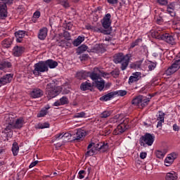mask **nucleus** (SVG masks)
<instances>
[{
	"label": "nucleus",
	"mask_w": 180,
	"mask_h": 180,
	"mask_svg": "<svg viewBox=\"0 0 180 180\" xmlns=\"http://www.w3.org/2000/svg\"><path fill=\"white\" fill-rule=\"evenodd\" d=\"M113 62L115 64H121L122 71H124L127 67H129V63H130V56L129 54L124 55L123 53H116L113 56Z\"/></svg>",
	"instance_id": "f257e3e1"
},
{
	"label": "nucleus",
	"mask_w": 180,
	"mask_h": 180,
	"mask_svg": "<svg viewBox=\"0 0 180 180\" xmlns=\"http://www.w3.org/2000/svg\"><path fill=\"white\" fill-rule=\"evenodd\" d=\"M152 34L155 39L164 40L166 43H168V44H175V39L174 37L168 33H164V31H161V30H156L154 32H152Z\"/></svg>",
	"instance_id": "f03ea898"
},
{
	"label": "nucleus",
	"mask_w": 180,
	"mask_h": 180,
	"mask_svg": "<svg viewBox=\"0 0 180 180\" xmlns=\"http://www.w3.org/2000/svg\"><path fill=\"white\" fill-rule=\"evenodd\" d=\"M46 94L49 99H53L60 95V89L56 86V82H52L46 85Z\"/></svg>",
	"instance_id": "7ed1b4c3"
},
{
	"label": "nucleus",
	"mask_w": 180,
	"mask_h": 180,
	"mask_svg": "<svg viewBox=\"0 0 180 180\" xmlns=\"http://www.w3.org/2000/svg\"><path fill=\"white\" fill-rule=\"evenodd\" d=\"M148 102H150V98L139 95L132 100L131 103L134 105V106L144 108V106L148 105Z\"/></svg>",
	"instance_id": "20e7f679"
},
{
	"label": "nucleus",
	"mask_w": 180,
	"mask_h": 180,
	"mask_svg": "<svg viewBox=\"0 0 180 180\" xmlns=\"http://www.w3.org/2000/svg\"><path fill=\"white\" fill-rule=\"evenodd\" d=\"M34 70L32 71L34 75L39 76L41 72H47L49 68L46 65L45 61H39L34 65Z\"/></svg>",
	"instance_id": "39448f33"
},
{
	"label": "nucleus",
	"mask_w": 180,
	"mask_h": 180,
	"mask_svg": "<svg viewBox=\"0 0 180 180\" xmlns=\"http://www.w3.org/2000/svg\"><path fill=\"white\" fill-rule=\"evenodd\" d=\"M71 139V134L70 133H65L56 134L52 141H60V140H62L61 143H57L56 146L57 147H61V146H64L65 141H67V140H70Z\"/></svg>",
	"instance_id": "423d86ee"
},
{
	"label": "nucleus",
	"mask_w": 180,
	"mask_h": 180,
	"mask_svg": "<svg viewBox=\"0 0 180 180\" xmlns=\"http://www.w3.org/2000/svg\"><path fill=\"white\" fill-rule=\"evenodd\" d=\"M155 136L151 134H146L144 136L140 138L141 146H144L147 144V146H153V143H154Z\"/></svg>",
	"instance_id": "0eeeda50"
},
{
	"label": "nucleus",
	"mask_w": 180,
	"mask_h": 180,
	"mask_svg": "<svg viewBox=\"0 0 180 180\" xmlns=\"http://www.w3.org/2000/svg\"><path fill=\"white\" fill-rule=\"evenodd\" d=\"M110 18H112L110 13H107L101 20L103 29L104 30H110V34L112 33V27H110L112 21H110Z\"/></svg>",
	"instance_id": "6e6552de"
},
{
	"label": "nucleus",
	"mask_w": 180,
	"mask_h": 180,
	"mask_svg": "<svg viewBox=\"0 0 180 180\" xmlns=\"http://www.w3.org/2000/svg\"><path fill=\"white\" fill-rule=\"evenodd\" d=\"M6 119V131H11L13 129H15V125L13 123H15V118L12 117V115H7L5 117Z\"/></svg>",
	"instance_id": "1a4fd4ad"
},
{
	"label": "nucleus",
	"mask_w": 180,
	"mask_h": 180,
	"mask_svg": "<svg viewBox=\"0 0 180 180\" xmlns=\"http://www.w3.org/2000/svg\"><path fill=\"white\" fill-rule=\"evenodd\" d=\"M180 68V59L174 60L173 64L166 70L167 75H172Z\"/></svg>",
	"instance_id": "9d476101"
},
{
	"label": "nucleus",
	"mask_w": 180,
	"mask_h": 180,
	"mask_svg": "<svg viewBox=\"0 0 180 180\" xmlns=\"http://www.w3.org/2000/svg\"><path fill=\"white\" fill-rule=\"evenodd\" d=\"M97 151H100V153H105L108 151L109 148V145L108 143L105 142H98L97 143H94V146H93Z\"/></svg>",
	"instance_id": "9b49d317"
},
{
	"label": "nucleus",
	"mask_w": 180,
	"mask_h": 180,
	"mask_svg": "<svg viewBox=\"0 0 180 180\" xmlns=\"http://www.w3.org/2000/svg\"><path fill=\"white\" fill-rule=\"evenodd\" d=\"M12 79H13V74H6L1 77L0 78V88L4 86V85H6V84H11Z\"/></svg>",
	"instance_id": "f8f14e48"
},
{
	"label": "nucleus",
	"mask_w": 180,
	"mask_h": 180,
	"mask_svg": "<svg viewBox=\"0 0 180 180\" xmlns=\"http://www.w3.org/2000/svg\"><path fill=\"white\" fill-rule=\"evenodd\" d=\"M127 130V125L126 123H121L120 124L117 128L114 130L113 134L117 136L119 134H123Z\"/></svg>",
	"instance_id": "ddd939ff"
},
{
	"label": "nucleus",
	"mask_w": 180,
	"mask_h": 180,
	"mask_svg": "<svg viewBox=\"0 0 180 180\" xmlns=\"http://www.w3.org/2000/svg\"><path fill=\"white\" fill-rule=\"evenodd\" d=\"M8 18V8L6 5L0 2V19H6Z\"/></svg>",
	"instance_id": "4468645a"
},
{
	"label": "nucleus",
	"mask_w": 180,
	"mask_h": 180,
	"mask_svg": "<svg viewBox=\"0 0 180 180\" xmlns=\"http://www.w3.org/2000/svg\"><path fill=\"white\" fill-rule=\"evenodd\" d=\"M176 158V153H172L168 155V156L165 160V165L166 167H170V165L172 164V162H174Z\"/></svg>",
	"instance_id": "2eb2a0df"
},
{
	"label": "nucleus",
	"mask_w": 180,
	"mask_h": 180,
	"mask_svg": "<svg viewBox=\"0 0 180 180\" xmlns=\"http://www.w3.org/2000/svg\"><path fill=\"white\" fill-rule=\"evenodd\" d=\"M141 78V72H136L133 73V76H131L129 78V82L128 83L130 84H133V82H137L139 79Z\"/></svg>",
	"instance_id": "dca6fc26"
},
{
	"label": "nucleus",
	"mask_w": 180,
	"mask_h": 180,
	"mask_svg": "<svg viewBox=\"0 0 180 180\" xmlns=\"http://www.w3.org/2000/svg\"><path fill=\"white\" fill-rule=\"evenodd\" d=\"M25 51V48L22 46H16L13 49V54L15 57H20L23 52Z\"/></svg>",
	"instance_id": "f3484780"
},
{
	"label": "nucleus",
	"mask_w": 180,
	"mask_h": 180,
	"mask_svg": "<svg viewBox=\"0 0 180 180\" xmlns=\"http://www.w3.org/2000/svg\"><path fill=\"white\" fill-rule=\"evenodd\" d=\"M30 95L34 99H36V98H41V96H43V91L39 88H36L32 91Z\"/></svg>",
	"instance_id": "a211bd4d"
},
{
	"label": "nucleus",
	"mask_w": 180,
	"mask_h": 180,
	"mask_svg": "<svg viewBox=\"0 0 180 180\" xmlns=\"http://www.w3.org/2000/svg\"><path fill=\"white\" fill-rule=\"evenodd\" d=\"M158 124L157 127H162V124L164 123V119L165 117V113L162 111H159V114L156 115Z\"/></svg>",
	"instance_id": "6ab92c4d"
},
{
	"label": "nucleus",
	"mask_w": 180,
	"mask_h": 180,
	"mask_svg": "<svg viewBox=\"0 0 180 180\" xmlns=\"http://www.w3.org/2000/svg\"><path fill=\"white\" fill-rule=\"evenodd\" d=\"M93 86H94V84L89 82V80H87L84 82H82L80 84V89L81 91H89V89H92Z\"/></svg>",
	"instance_id": "aec40b11"
},
{
	"label": "nucleus",
	"mask_w": 180,
	"mask_h": 180,
	"mask_svg": "<svg viewBox=\"0 0 180 180\" xmlns=\"http://www.w3.org/2000/svg\"><path fill=\"white\" fill-rule=\"evenodd\" d=\"M45 64L46 65V68H56L58 66V63L53 59H48L45 60Z\"/></svg>",
	"instance_id": "412c9836"
},
{
	"label": "nucleus",
	"mask_w": 180,
	"mask_h": 180,
	"mask_svg": "<svg viewBox=\"0 0 180 180\" xmlns=\"http://www.w3.org/2000/svg\"><path fill=\"white\" fill-rule=\"evenodd\" d=\"M12 67V63L6 60L0 61V71H6L7 68H11Z\"/></svg>",
	"instance_id": "4be33fe9"
},
{
	"label": "nucleus",
	"mask_w": 180,
	"mask_h": 180,
	"mask_svg": "<svg viewBox=\"0 0 180 180\" xmlns=\"http://www.w3.org/2000/svg\"><path fill=\"white\" fill-rule=\"evenodd\" d=\"M26 32L25 31H18L15 32V36L16 37V41L17 43H22V39L25 37Z\"/></svg>",
	"instance_id": "5701e85b"
},
{
	"label": "nucleus",
	"mask_w": 180,
	"mask_h": 180,
	"mask_svg": "<svg viewBox=\"0 0 180 180\" xmlns=\"http://www.w3.org/2000/svg\"><path fill=\"white\" fill-rule=\"evenodd\" d=\"M13 124L15 129H22V127H23V124H25V121L22 117H20L16 120H14Z\"/></svg>",
	"instance_id": "b1692460"
},
{
	"label": "nucleus",
	"mask_w": 180,
	"mask_h": 180,
	"mask_svg": "<svg viewBox=\"0 0 180 180\" xmlns=\"http://www.w3.org/2000/svg\"><path fill=\"white\" fill-rule=\"evenodd\" d=\"M86 136V132L84 130H79L76 133V136L73 137L74 141H79V140H81L82 139H84Z\"/></svg>",
	"instance_id": "393cba45"
},
{
	"label": "nucleus",
	"mask_w": 180,
	"mask_h": 180,
	"mask_svg": "<svg viewBox=\"0 0 180 180\" xmlns=\"http://www.w3.org/2000/svg\"><path fill=\"white\" fill-rule=\"evenodd\" d=\"M47 27H43L42 29L39 30V32L38 34V38L39 40H44L46 37H47Z\"/></svg>",
	"instance_id": "a878e982"
},
{
	"label": "nucleus",
	"mask_w": 180,
	"mask_h": 180,
	"mask_svg": "<svg viewBox=\"0 0 180 180\" xmlns=\"http://www.w3.org/2000/svg\"><path fill=\"white\" fill-rule=\"evenodd\" d=\"M76 77L78 79H85V78H88V77H89V72L82 70L77 73Z\"/></svg>",
	"instance_id": "bb28decb"
},
{
	"label": "nucleus",
	"mask_w": 180,
	"mask_h": 180,
	"mask_svg": "<svg viewBox=\"0 0 180 180\" xmlns=\"http://www.w3.org/2000/svg\"><path fill=\"white\" fill-rule=\"evenodd\" d=\"M112 98H115L114 91L110 92L100 98V101H103V102H106L108 101H110Z\"/></svg>",
	"instance_id": "cd10ccee"
},
{
	"label": "nucleus",
	"mask_w": 180,
	"mask_h": 180,
	"mask_svg": "<svg viewBox=\"0 0 180 180\" xmlns=\"http://www.w3.org/2000/svg\"><path fill=\"white\" fill-rule=\"evenodd\" d=\"M95 84L98 91H103V88H105V80L100 79V80L95 81Z\"/></svg>",
	"instance_id": "c85d7f7f"
},
{
	"label": "nucleus",
	"mask_w": 180,
	"mask_h": 180,
	"mask_svg": "<svg viewBox=\"0 0 180 180\" xmlns=\"http://www.w3.org/2000/svg\"><path fill=\"white\" fill-rule=\"evenodd\" d=\"M165 179L176 180L178 179V175L175 173V172H168L166 174Z\"/></svg>",
	"instance_id": "c756f323"
},
{
	"label": "nucleus",
	"mask_w": 180,
	"mask_h": 180,
	"mask_svg": "<svg viewBox=\"0 0 180 180\" xmlns=\"http://www.w3.org/2000/svg\"><path fill=\"white\" fill-rule=\"evenodd\" d=\"M93 32H96L97 33H103V34H110V30H105L103 28H98L96 27H93Z\"/></svg>",
	"instance_id": "7c9ffc66"
},
{
	"label": "nucleus",
	"mask_w": 180,
	"mask_h": 180,
	"mask_svg": "<svg viewBox=\"0 0 180 180\" xmlns=\"http://www.w3.org/2000/svg\"><path fill=\"white\" fill-rule=\"evenodd\" d=\"M167 149H163L162 150H158L155 152L156 157L157 158H159L161 160L164 158V157H165V154H167Z\"/></svg>",
	"instance_id": "2f4dec72"
},
{
	"label": "nucleus",
	"mask_w": 180,
	"mask_h": 180,
	"mask_svg": "<svg viewBox=\"0 0 180 180\" xmlns=\"http://www.w3.org/2000/svg\"><path fill=\"white\" fill-rule=\"evenodd\" d=\"M84 40H85V37L79 36L76 39L73 41L72 44L75 47H78V46H79V44H81Z\"/></svg>",
	"instance_id": "473e14b6"
},
{
	"label": "nucleus",
	"mask_w": 180,
	"mask_h": 180,
	"mask_svg": "<svg viewBox=\"0 0 180 180\" xmlns=\"http://www.w3.org/2000/svg\"><path fill=\"white\" fill-rule=\"evenodd\" d=\"M176 8V2L170 3L167 6V11L170 13L171 16H174V15H175V13H174V12H172L171 11H174ZM169 9L171 11H169Z\"/></svg>",
	"instance_id": "72a5a7b5"
},
{
	"label": "nucleus",
	"mask_w": 180,
	"mask_h": 180,
	"mask_svg": "<svg viewBox=\"0 0 180 180\" xmlns=\"http://www.w3.org/2000/svg\"><path fill=\"white\" fill-rule=\"evenodd\" d=\"M11 150H12V153H13L14 157H16V155H18V154H19V145H18L17 142H14L13 143Z\"/></svg>",
	"instance_id": "f704fd0d"
},
{
	"label": "nucleus",
	"mask_w": 180,
	"mask_h": 180,
	"mask_svg": "<svg viewBox=\"0 0 180 180\" xmlns=\"http://www.w3.org/2000/svg\"><path fill=\"white\" fill-rule=\"evenodd\" d=\"M49 109H50V107L45 108L41 110L39 113L37 114V117H44V116H46V115L49 113V111H47L49 110Z\"/></svg>",
	"instance_id": "c9c22d12"
},
{
	"label": "nucleus",
	"mask_w": 180,
	"mask_h": 180,
	"mask_svg": "<svg viewBox=\"0 0 180 180\" xmlns=\"http://www.w3.org/2000/svg\"><path fill=\"white\" fill-rule=\"evenodd\" d=\"M88 50V46L85 44H82V46L77 48V54H82L84 51Z\"/></svg>",
	"instance_id": "e433bc0d"
},
{
	"label": "nucleus",
	"mask_w": 180,
	"mask_h": 180,
	"mask_svg": "<svg viewBox=\"0 0 180 180\" xmlns=\"http://www.w3.org/2000/svg\"><path fill=\"white\" fill-rule=\"evenodd\" d=\"M2 44L4 47H5L6 49H9V47L12 46V39H4L2 41Z\"/></svg>",
	"instance_id": "4c0bfd02"
},
{
	"label": "nucleus",
	"mask_w": 180,
	"mask_h": 180,
	"mask_svg": "<svg viewBox=\"0 0 180 180\" xmlns=\"http://www.w3.org/2000/svg\"><path fill=\"white\" fill-rule=\"evenodd\" d=\"M141 63H143V61H141V60L135 62L134 63H131L130 65V67H131V68H133L134 70H137V68H140V67H141Z\"/></svg>",
	"instance_id": "58836bf2"
},
{
	"label": "nucleus",
	"mask_w": 180,
	"mask_h": 180,
	"mask_svg": "<svg viewBox=\"0 0 180 180\" xmlns=\"http://www.w3.org/2000/svg\"><path fill=\"white\" fill-rule=\"evenodd\" d=\"M112 110H105L103 111L101 114V119H106V117H109V116H110V115H112Z\"/></svg>",
	"instance_id": "ea45409f"
},
{
	"label": "nucleus",
	"mask_w": 180,
	"mask_h": 180,
	"mask_svg": "<svg viewBox=\"0 0 180 180\" xmlns=\"http://www.w3.org/2000/svg\"><path fill=\"white\" fill-rule=\"evenodd\" d=\"M115 96L117 95L118 96H124L125 95H127V91L126 90H118L114 91Z\"/></svg>",
	"instance_id": "a19ab883"
},
{
	"label": "nucleus",
	"mask_w": 180,
	"mask_h": 180,
	"mask_svg": "<svg viewBox=\"0 0 180 180\" xmlns=\"http://www.w3.org/2000/svg\"><path fill=\"white\" fill-rule=\"evenodd\" d=\"M89 77H90V78L93 80V81H98V79H99V75H98V73H95V72H89Z\"/></svg>",
	"instance_id": "79ce46f5"
},
{
	"label": "nucleus",
	"mask_w": 180,
	"mask_h": 180,
	"mask_svg": "<svg viewBox=\"0 0 180 180\" xmlns=\"http://www.w3.org/2000/svg\"><path fill=\"white\" fill-rule=\"evenodd\" d=\"M96 150L94 147H93L91 149H89L88 151L86 153V157H91L96 153Z\"/></svg>",
	"instance_id": "37998d69"
},
{
	"label": "nucleus",
	"mask_w": 180,
	"mask_h": 180,
	"mask_svg": "<svg viewBox=\"0 0 180 180\" xmlns=\"http://www.w3.org/2000/svg\"><path fill=\"white\" fill-rule=\"evenodd\" d=\"M60 104L63 105H68L69 103V101H68V98H67V96H63L62 98H60Z\"/></svg>",
	"instance_id": "c03bdc74"
},
{
	"label": "nucleus",
	"mask_w": 180,
	"mask_h": 180,
	"mask_svg": "<svg viewBox=\"0 0 180 180\" xmlns=\"http://www.w3.org/2000/svg\"><path fill=\"white\" fill-rule=\"evenodd\" d=\"M141 41H143L141 39H137L136 41L131 44V49H134V47H136V46H139V44L141 43Z\"/></svg>",
	"instance_id": "a18cd8bd"
},
{
	"label": "nucleus",
	"mask_w": 180,
	"mask_h": 180,
	"mask_svg": "<svg viewBox=\"0 0 180 180\" xmlns=\"http://www.w3.org/2000/svg\"><path fill=\"white\" fill-rule=\"evenodd\" d=\"M120 74V71H119V70L115 69L114 70H112L111 72H110V75H112V77H119Z\"/></svg>",
	"instance_id": "49530a36"
},
{
	"label": "nucleus",
	"mask_w": 180,
	"mask_h": 180,
	"mask_svg": "<svg viewBox=\"0 0 180 180\" xmlns=\"http://www.w3.org/2000/svg\"><path fill=\"white\" fill-rule=\"evenodd\" d=\"M112 130H113V129L112 128V127H109L104 129L103 132L105 133V136H108V134H110V133H112Z\"/></svg>",
	"instance_id": "de8ad7c7"
},
{
	"label": "nucleus",
	"mask_w": 180,
	"mask_h": 180,
	"mask_svg": "<svg viewBox=\"0 0 180 180\" xmlns=\"http://www.w3.org/2000/svg\"><path fill=\"white\" fill-rule=\"evenodd\" d=\"M161 15L162 14H160L159 17H155L156 22L157 23H158V25H161V23L164 22V17H162Z\"/></svg>",
	"instance_id": "09e8293b"
},
{
	"label": "nucleus",
	"mask_w": 180,
	"mask_h": 180,
	"mask_svg": "<svg viewBox=\"0 0 180 180\" xmlns=\"http://www.w3.org/2000/svg\"><path fill=\"white\" fill-rule=\"evenodd\" d=\"M155 67H157V64L155 63H150L148 65V68L149 71H153V70H154L155 68Z\"/></svg>",
	"instance_id": "8fccbe9b"
},
{
	"label": "nucleus",
	"mask_w": 180,
	"mask_h": 180,
	"mask_svg": "<svg viewBox=\"0 0 180 180\" xmlns=\"http://www.w3.org/2000/svg\"><path fill=\"white\" fill-rule=\"evenodd\" d=\"M85 170H80L79 172V176H78V178L79 179H84V178H85Z\"/></svg>",
	"instance_id": "3c124183"
},
{
	"label": "nucleus",
	"mask_w": 180,
	"mask_h": 180,
	"mask_svg": "<svg viewBox=\"0 0 180 180\" xmlns=\"http://www.w3.org/2000/svg\"><path fill=\"white\" fill-rule=\"evenodd\" d=\"M63 37H65V39L66 40H71V35L70 34V32L65 31L64 33H63Z\"/></svg>",
	"instance_id": "603ef678"
},
{
	"label": "nucleus",
	"mask_w": 180,
	"mask_h": 180,
	"mask_svg": "<svg viewBox=\"0 0 180 180\" xmlns=\"http://www.w3.org/2000/svg\"><path fill=\"white\" fill-rule=\"evenodd\" d=\"M1 1L2 4H5L6 6V5H12L13 4V0H0Z\"/></svg>",
	"instance_id": "864d4df0"
},
{
	"label": "nucleus",
	"mask_w": 180,
	"mask_h": 180,
	"mask_svg": "<svg viewBox=\"0 0 180 180\" xmlns=\"http://www.w3.org/2000/svg\"><path fill=\"white\" fill-rule=\"evenodd\" d=\"M85 115H86L85 112H81L75 115V117H77V118L85 117Z\"/></svg>",
	"instance_id": "5fc2aeb1"
},
{
	"label": "nucleus",
	"mask_w": 180,
	"mask_h": 180,
	"mask_svg": "<svg viewBox=\"0 0 180 180\" xmlns=\"http://www.w3.org/2000/svg\"><path fill=\"white\" fill-rule=\"evenodd\" d=\"M61 5L64 6V8H69L70 7V4H68V1L63 0L61 1Z\"/></svg>",
	"instance_id": "6e6d98bb"
},
{
	"label": "nucleus",
	"mask_w": 180,
	"mask_h": 180,
	"mask_svg": "<svg viewBox=\"0 0 180 180\" xmlns=\"http://www.w3.org/2000/svg\"><path fill=\"white\" fill-rule=\"evenodd\" d=\"M100 72L102 77H103L104 78H109V77H110V73L109 72H101V71Z\"/></svg>",
	"instance_id": "4d7b16f0"
},
{
	"label": "nucleus",
	"mask_w": 180,
	"mask_h": 180,
	"mask_svg": "<svg viewBox=\"0 0 180 180\" xmlns=\"http://www.w3.org/2000/svg\"><path fill=\"white\" fill-rule=\"evenodd\" d=\"M140 49H141V51L142 53H148V49H147V46H146V45L141 46Z\"/></svg>",
	"instance_id": "13d9d810"
},
{
	"label": "nucleus",
	"mask_w": 180,
	"mask_h": 180,
	"mask_svg": "<svg viewBox=\"0 0 180 180\" xmlns=\"http://www.w3.org/2000/svg\"><path fill=\"white\" fill-rule=\"evenodd\" d=\"M158 4H160V5H167L168 4V1L167 0H157Z\"/></svg>",
	"instance_id": "bf43d9fd"
},
{
	"label": "nucleus",
	"mask_w": 180,
	"mask_h": 180,
	"mask_svg": "<svg viewBox=\"0 0 180 180\" xmlns=\"http://www.w3.org/2000/svg\"><path fill=\"white\" fill-rule=\"evenodd\" d=\"M37 164H39V160H35L34 162H32L30 165L29 168H33V167H36V165H37Z\"/></svg>",
	"instance_id": "052dcab7"
},
{
	"label": "nucleus",
	"mask_w": 180,
	"mask_h": 180,
	"mask_svg": "<svg viewBox=\"0 0 180 180\" xmlns=\"http://www.w3.org/2000/svg\"><path fill=\"white\" fill-rule=\"evenodd\" d=\"M33 18L35 19H39L40 18V11H36L34 13Z\"/></svg>",
	"instance_id": "680f3d73"
},
{
	"label": "nucleus",
	"mask_w": 180,
	"mask_h": 180,
	"mask_svg": "<svg viewBox=\"0 0 180 180\" xmlns=\"http://www.w3.org/2000/svg\"><path fill=\"white\" fill-rule=\"evenodd\" d=\"M89 56L88 54H82L81 56H80V60L82 61H85V60H86V58H88Z\"/></svg>",
	"instance_id": "e2e57ef3"
},
{
	"label": "nucleus",
	"mask_w": 180,
	"mask_h": 180,
	"mask_svg": "<svg viewBox=\"0 0 180 180\" xmlns=\"http://www.w3.org/2000/svg\"><path fill=\"white\" fill-rule=\"evenodd\" d=\"M147 157V153L146 152H142L140 154V158H141V160H144V158H146Z\"/></svg>",
	"instance_id": "0e129e2a"
},
{
	"label": "nucleus",
	"mask_w": 180,
	"mask_h": 180,
	"mask_svg": "<svg viewBox=\"0 0 180 180\" xmlns=\"http://www.w3.org/2000/svg\"><path fill=\"white\" fill-rule=\"evenodd\" d=\"M108 4H110V5H115V4H117V0H107Z\"/></svg>",
	"instance_id": "69168bd1"
},
{
	"label": "nucleus",
	"mask_w": 180,
	"mask_h": 180,
	"mask_svg": "<svg viewBox=\"0 0 180 180\" xmlns=\"http://www.w3.org/2000/svg\"><path fill=\"white\" fill-rule=\"evenodd\" d=\"M173 130H174V131H179V127L176 125V124H174L173 125Z\"/></svg>",
	"instance_id": "338daca9"
},
{
	"label": "nucleus",
	"mask_w": 180,
	"mask_h": 180,
	"mask_svg": "<svg viewBox=\"0 0 180 180\" xmlns=\"http://www.w3.org/2000/svg\"><path fill=\"white\" fill-rule=\"evenodd\" d=\"M176 8L180 9V0H178L177 2L176 3Z\"/></svg>",
	"instance_id": "774afa93"
}]
</instances>
